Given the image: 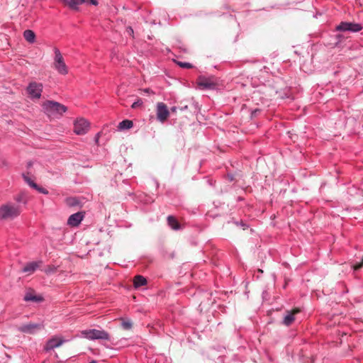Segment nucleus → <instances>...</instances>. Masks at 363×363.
<instances>
[{"label": "nucleus", "instance_id": "obj_5", "mask_svg": "<svg viewBox=\"0 0 363 363\" xmlns=\"http://www.w3.org/2000/svg\"><path fill=\"white\" fill-rule=\"evenodd\" d=\"M198 86L202 89H213L217 85V82L213 77L206 78L200 77L197 81Z\"/></svg>", "mask_w": 363, "mask_h": 363}, {"label": "nucleus", "instance_id": "obj_8", "mask_svg": "<svg viewBox=\"0 0 363 363\" xmlns=\"http://www.w3.org/2000/svg\"><path fill=\"white\" fill-rule=\"evenodd\" d=\"M89 130V122L80 118L74 123V131L77 135H83Z\"/></svg>", "mask_w": 363, "mask_h": 363}, {"label": "nucleus", "instance_id": "obj_9", "mask_svg": "<svg viewBox=\"0 0 363 363\" xmlns=\"http://www.w3.org/2000/svg\"><path fill=\"white\" fill-rule=\"evenodd\" d=\"M337 29L339 30H350L353 32H357L362 30V26L358 23H352L348 22H342L337 27Z\"/></svg>", "mask_w": 363, "mask_h": 363}, {"label": "nucleus", "instance_id": "obj_25", "mask_svg": "<svg viewBox=\"0 0 363 363\" xmlns=\"http://www.w3.org/2000/svg\"><path fill=\"white\" fill-rule=\"evenodd\" d=\"M33 189H36L38 192L43 194H48V191L43 187L39 186L37 184V187H34Z\"/></svg>", "mask_w": 363, "mask_h": 363}, {"label": "nucleus", "instance_id": "obj_19", "mask_svg": "<svg viewBox=\"0 0 363 363\" xmlns=\"http://www.w3.org/2000/svg\"><path fill=\"white\" fill-rule=\"evenodd\" d=\"M133 123L132 121L126 119V120H123V121L119 123L118 128L121 130L129 129L133 127Z\"/></svg>", "mask_w": 363, "mask_h": 363}, {"label": "nucleus", "instance_id": "obj_28", "mask_svg": "<svg viewBox=\"0 0 363 363\" xmlns=\"http://www.w3.org/2000/svg\"><path fill=\"white\" fill-rule=\"evenodd\" d=\"M126 32L130 35H133V28L131 27H128L126 28Z\"/></svg>", "mask_w": 363, "mask_h": 363}, {"label": "nucleus", "instance_id": "obj_11", "mask_svg": "<svg viewBox=\"0 0 363 363\" xmlns=\"http://www.w3.org/2000/svg\"><path fill=\"white\" fill-rule=\"evenodd\" d=\"M64 340L62 338L58 337H53L47 342L44 347V350L45 351L53 350L54 348L61 346Z\"/></svg>", "mask_w": 363, "mask_h": 363}, {"label": "nucleus", "instance_id": "obj_6", "mask_svg": "<svg viewBox=\"0 0 363 363\" xmlns=\"http://www.w3.org/2000/svg\"><path fill=\"white\" fill-rule=\"evenodd\" d=\"M169 116V111L166 104L159 102L157 104V118L161 123L166 121Z\"/></svg>", "mask_w": 363, "mask_h": 363}, {"label": "nucleus", "instance_id": "obj_12", "mask_svg": "<svg viewBox=\"0 0 363 363\" xmlns=\"http://www.w3.org/2000/svg\"><path fill=\"white\" fill-rule=\"evenodd\" d=\"M92 340H109L110 335L106 331L101 328L92 329Z\"/></svg>", "mask_w": 363, "mask_h": 363}, {"label": "nucleus", "instance_id": "obj_30", "mask_svg": "<svg viewBox=\"0 0 363 363\" xmlns=\"http://www.w3.org/2000/svg\"><path fill=\"white\" fill-rule=\"evenodd\" d=\"M98 4V1H92V5L96 6Z\"/></svg>", "mask_w": 363, "mask_h": 363}, {"label": "nucleus", "instance_id": "obj_29", "mask_svg": "<svg viewBox=\"0 0 363 363\" xmlns=\"http://www.w3.org/2000/svg\"><path fill=\"white\" fill-rule=\"evenodd\" d=\"M143 91H144L145 93H153V91L150 89H145L143 90Z\"/></svg>", "mask_w": 363, "mask_h": 363}, {"label": "nucleus", "instance_id": "obj_16", "mask_svg": "<svg viewBox=\"0 0 363 363\" xmlns=\"http://www.w3.org/2000/svg\"><path fill=\"white\" fill-rule=\"evenodd\" d=\"M23 37L29 43H33L35 39V34L31 30H26L23 32Z\"/></svg>", "mask_w": 363, "mask_h": 363}, {"label": "nucleus", "instance_id": "obj_1", "mask_svg": "<svg viewBox=\"0 0 363 363\" xmlns=\"http://www.w3.org/2000/svg\"><path fill=\"white\" fill-rule=\"evenodd\" d=\"M21 213L20 207L12 203H6L0 207V220H13Z\"/></svg>", "mask_w": 363, "mask_h": 363}, {"label": "nucleus", "instance_id": "obj_10", "mask_svg": "<svg viewBox=\"0 0 363 363\" xmlns=\"http://www.w3.org/2000/svg\"><path fill=\"white\" fill-rule=\"evenodd\" d=\"M84 216V212H77L71 215L67 220V225L70 227L78 226Z\"/></svg>", "mask_w": 363, "mask_h": 363}, {"label": "nucleus", "instance_id": "obj_26", "mask_svg": "<svg viewBox=\"0 0 363 363\" xmlns=\"http://www.w3.org/2000/svg\"><path fill=\"white\" fill-rule=\"evenodd\" d=\"M142 104H143V101H142V100H141V99H138L137 101L134 102V103L132 104L131 107H132L133 108H138V107H139V106H142Z\"/></svg>", "mask_w": 363, "mask_h": 363}, {"label": "nucleus", "instance_id": "obj_2", "mask_svg": "<svg viewBox=\"0 0 363 363\" xmlns=\"http://www.w3.org/2000/svg\"><path fill=\"white\" fill-rule=\"evenodd\" d=\"M44 108L49 115L53 116H62L67 110V108L63 104L52 101L45 102Z\"/></svg>", "mask_w": 363, "mask_h": 363}, {"label": "nucleus", "instance_id": "obj_17", "mask_svg": "<svg viewBox=\"0 0 363 363\" xmlns=\"http://www.w3.org/2000/svg\"><path fill=\"white\" fill-rule=\"evenodd\" d=\"M167 222L169 225L173 230H179L180 228V225L178 223L177 220L172 216H169L167 217Z\"/></svg>", "mask_w": 363, "mask_h": 363}, {"label": "nucleus", "instance_id": "obj_14", "mask_svg": "<svg viewBox=\"0 0 363 363\" xmlns=\"http://www.w3.org/2000/svg\"><path fill=\"white\" fill-rule=\"evenodd\" d=\"M134 286L138 288L142 286H145L147 284L146 279L141 275H136L133 279Z\"/></svg>", "mask_w": 363, "mask_h": 363}, {"label": "nucleus", "instance_id": "obj_13", "mask_svg": "<svg viewBox=\"0 0 363 363\" xmlns=\"http://www.w3.org/2000/svg\"><path fill=\"white\" fill-rule=\"evenodd\" d=\"M300 309L298 308H295L291 311H286V314L284 316L283 323L286 325H290L295 320L294 315L298 313H300Z\"/></svg>", "mask_w": 363, "mask_h": 363}, {"label": "nucleus", "instance_id": "obj_23", "mask_svg": "<svg viewBox=\"0 0 363 363\" xmlns=\"http://www.w3.org/2000/svg\"><path fill=\"white\" fill-rule=\"evenodd\" d=\"M177 64L182 68L189 69L193 67L192 65L189 62H177Z\"/></svg>", "mask_w": 363, "mask_h": 363}, {"label": "nucleus", "instance_id": "obj_20", "mask_svg": "<svg viewBox=\"0 0 363 363\" xmlns=\"http://www.w3.org/2000/svg\"><path fill=\"white\" fill-rule=\"evenodd\" d=\"M24 300L26 301H42V298L34 295L31 292H28L25 295Z\"/></svg>", "mask_w": 363, "mask_h": 363}, {"label": "nucleus", "instance_id": "obj_32", "mask_svg": "<svg viewBox=\"0 0 363 363\" xmlns=\"http://www.w3.org/2000/svg\"><path fill=\"white\" fill-rule=\"evenodd\" d=\"M92 363H98L96 361L92 360Z\"/></svg>", "mask_w": 363, "mask_h": 363}, {"label": "nucleus", "instance_id": "obj_3", "mask_svg": "<svg viewBox=\"0 0 363 363\" xmlns=\"http://www.w3.org/2000/svg\"><path fill=\"white\" fill-rule=\"evenodd\" d=\"M55 68L60 74H66L68 72L67 67L64 62L63 57L60 50L57 48L55 49Z\"/></svg>", "mask_w": 363, "mask_h": 363}, {"label": "nucleus", "instance_id": "obj_21", "mask_svg": "<svg viewBox=\"0 0 363 363\" xmlns=\"http://www.w3.org/2000/svg\"><path fill=\"white\" fill-rule=\"evenodd\" d=\"M23 178L24 181L32 188L37 187V184H35L31 179L28 177V174H23Z\"/></svg>", "mask_w": 363, "mask_h": 363}, {"label": "nucleus", "instance_id": "obj_31", "mask_svg": "<svg viewBox=\"0 0 363 363\" xmlns=\"http://www.w3.org/2000/svg\"><path fill=\"white\" fill-rule=\"evenodd\" d=\"M172 111H176V108H175V107H173V108H172Z\"/></svg>", "mask_w": 363, "mask_h": 363}, {"label": "nucleus", "instance_id": "obj_22", "mask_svg": "<svg viewBox=\"0 0 363 363\" xmlns=\"http://www.w3.org/2000/svg\"><path fill=\"white\" fill-rule=\"evenodd\" d=\"M79 202L77 199L70 197L66 199V204L69 206H74L78 205Z\"/></svg>", "mask_w": 363, "mask_h": 363}, {"label": "nucleus", "instance_id": "obj_15", "mask_svg": "<svg viewBox=\"0 0 363 363\" xmlns=\"http://www.w3.org/2000/svg\"><path fill=\"white\" fill-rule=\"evenodd\" d=\"M38 267L37 262L28 263L23 269V272L25 273L32 274L33 273Z\"/></svg>", "mask_w": 363, "mask_h": 363}, {"label": "nucleus", "instance_id": "obj_18", "mask_svg": "<svg viewBox=\"0 0 363 363\" xmlns=\"http://www.w3.org/2000/svg\"><path fill=\"white\" fill-rule=\"evenodd\" d=\"M83 1H63L65 7H67L71 10H78L79 5Z\"/></svg>", "mask_w": 363, "mask_h": 363}, {"label": "nucleus", "instance_id": "obj_4", "mask_svg": "<svg viewBox=\"0 0 363 363\" xmlns=\"http://www.w3.org/2000/svg\"><path fill=\"white\" fill-rule=\"evenodd\" d=\"M43 91V84L35 82H30L27 87V93L31 99H38Z\"/></svg>", "mask_w": 363, "mask_h": 363}, {"label": "nucleus", "instance_id": "obj_7", "mask_svg": "<svg viewBox=\"0 0 363 363\" xmlns=\"http://www.w3.org/2000/svg\"><path fill=\"white\" fill-rule=\"evenodd\" d=\"M44 328V325L40 323H28L18 327V330L28 334H33L36 331Z\"/></svg>", "mask_w": 363, "mask_h": 363}, {"label": "nucleus", "instance_id": "obj_24", "mask_svg": "<svg viewBox=\"0 0 363 363\" xmlns=\"http://www.w3.org/2000/svg\"><path fill=\"white\" fill-rule=\"evenodd\" d=\"M352 267L354 269V271H357V270H359L361 268H362L363 267V257H362V261L360 262L352 264Z\"/></svg>", "mask_w": 363, "mask_h": 363}, {"label": "nucleus", "instance_id": "obj_27", "mask_svg": "<svg viewBox=\"0 0 363 363\" xmlns=\"http://www.w3.org/2000/svg\"><path fill=\"white\" fill-rule=\"evenodd\" d=\"M123 327L126 330L130 329L132 327V323L130 322H123Z\"/></svg>", "mask_w": 363, "mask_h": 363}]
</instances>
